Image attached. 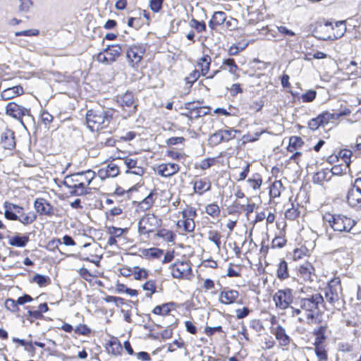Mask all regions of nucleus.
I'll use <instances>...</instances> for the list:
<instances>
[{
  "mask_svg": "<svg viewBox=\"0 0 361 361\" xmlns=\"http://www.w3.org/2000/svg\"><path fill=\"white\" fill-rule=\"evenodd\" d=\"M299 274L305 281H312L315 276L314 269L311 263L305 262L299 268Z\"/></svg>",
  "mask_w": 361,
  "mask_h": 361,
  "instance_id": "23",
  "label": "nucleus"
},
{
  "mask_svg": "<svg viewBox=\"0 0 361 361\" xmlns=\"http://www.w3.org/2000/svg\"><path fill=\"white\" fill-rule=\"evenodd\" d=\"M336 27H338V32L335 35L336 38L341 37L346 31L345 21H338L336 23Z\"/></svg>",
  "mask_w": 361,
  "mask_h": 361,
  "instance_id": "56",
  "label": "nucleus"
},
{
  "mask_svg": "<svg viewBox=\"0 0 361 361\" xmlns=\"http://www.w3.org/2000/svg\"><path fill=\"white\" fill-rule=\"evenodd\" d=\"M169 312V309L167 308L166 305H157L156 306L154 310H152V312L155 314H166Z\"/></svg>",
  "mask_w": 361,
  "mask_h": 361,
  "instance_id": "62",
  "label": "nucleus"
},
{
  "mask_svg": "<svg viewBox=\"0 0 361 361\" xmlns=\"http://www.w3.org/2000/svg\"><path fill=\"white\" fill-rule=\"evenodd\" d=\"M328 174L329 172L325 171H319L314 175L313 181L318 183H322L327 178Z\"/></svg>",
  "mask_w": 361,
  "mask_h": 361,
  "instance_id": "54",
  "label": "nucleus"
},
{
  "mask_svg": "<svg viewBox=\"0 0 361 361\" xmlns=\"http://www.w3.org/2000/svg\"><path fill=\"white\" fill-rule=\"evenodd\" d=\"M32 281L42 287L47 285L50 281V279L47 276L37 274L33 276Z\"/></svg>",
  "mask_w": 361,
  "mask_h": 361,
  "instance_id": "46",
  "label": "nucleus"
},
{
  "mask_svg": "<svg viewBox=\"0 0 361 361\" xmlns=\"http://www.w3.org/2000/svg\"><path fill=\"white\" fill-rule=\"evenodd\" d=\"M212 59L208 54L204 55L201 57L197 62V66L200 68V73L202 75L205 76L209 71Z\"/></svg>",
  "mask_w": 361,
  "mask_h": 361,
  "instance_id": "28",
  "label": "nucleus"
},
{
  "mask_svg": "<svg viewBox=\"0 0 361 361\" xmlns=\"http://www.w3.org/2000/svg\"><path fill=\"white\" fill-rule=\"evenodd\" d=\"M286 244V240L283 237H276L273 239L272 247H282Z\"/></svg>",
  "mask_w": 361,
  "mask_h": 361,
  "instance_id": "64",
  "label": "nucleus"
},
{
  "mask_svg": "<svg viewBox=\"0 0 361 361\" xmlns=\"http://www.w3.org/2000/svg\"><path fill=\"white\" fill-rule=\"evenodd\" d=\"M274 301L276 307L281 310L290 308L293 302V291L290 288L279 290L274 295Z\"/></svg>",
  "mask_w": 361,
  "mask_h": 361,
  "instance_id": "10",
  "label": "nucleus"
},
{
  "mask_svg": "<svg viewBox=\"0 0 361 361\" xmlns=\"http://www.w3.org/2000/svg\"><path fill=\"white\" fill-rule=\"evenodd\" d=\"M216 163L214 158H207L202 160L198 164H196V168H200L202 170H206L211 166H214Z\"/></svg>",
  "mask_w": 361,
  "mask_h": 361,
  "instance_id": "45",
  "label": "nucleus"
},
{
  "mask_svg": "<svg viewBox=\"0 0 361 361\" xmlns=\"http://www.w3.org/2000/svg\"><path fill=\"white\" fill-rule=\"evenodd\" d=\"M171 274L176 279H189L192 274V269L190 262H177L171 266Z\"/></svg>",
  "mask_w": 361,
  "mask_h": 361,
  "instance_id": "12",
  "label": "nucleus"
},
{
  "mask_svg": "<svg viewBox=\"0 0 361 361\" xmlns=\"http://www.w3.org/2000/svg\"><path fill=\"white\" fill-rule=\"evenodd\" d=\"M207 114V111L205 108L202 107H198L195 109H191V111H190V114H185L187 116L190 117V118H199L202 116H204Z\"/></svg>",
  "mask_w": 361,
  "mask_h": 361,
  "instance_id": "47",
  "label": "nucleus"
},
{
  "mask_svg": "<svg viewBox=\"0 0 361 361\" xmlns=\"http://www.w3.org/2000/svg\"><path fill=\"white\" fill-rule=\"evenodd\" d=\"M211 187V182L207 178H199L193 181L194 192L199 195H202L205 192L210 190Z\"/></svg>",
  "mask_w": 361,
  "mask_h": 361,
  "instance_id": "21",
  "label": "nucleus"
},
{
  "mask_svg": "<svg viewBox=\"0 0 361 361\" xmlns=\"http://www.w3.org/2000/svg\"><path fill=\"white\" fill-rule=\"evenodd\" d=\"M277 276L280 279H285L289 276L288 264L284 260L281 261L278 265Z\"/></svg>",
  "mask_w": 361,
  "mask_h": 361,
  "instance_id": "34",
  "label": "nucleus"
},
{
  "mask_svg": "<svg viewBox=\"0 0 361 361\" xmlns=\"http://www.w3.org/2000/svg\"><path fill=\"white\" fill-rule=\"evenodd\" d=\"M324 302V298L319 293H314L306 297H299L298 307H290L291 314L293 317H298L299 322L309 325L316 324L319 312V305Z\"/></svg>",
  "mask_w": 361,
  "mask_h": 361,
  "instance_id": "1",
  "label": "nucleus"
},
{
  "mask_svg": "<svg viewBox=\"0 0 361 361\" xmlns=\"http://www.w3.org/2000/svg\"><path fill=\"white\" fill-rule=\"evenodd\" d=\"M221 238L220 233L216 230H209L207 233V238L209 241L214 243L218 250L221 247Z\"/></svg>",
  "mask_w": 361,
  "mask_h": 361,
  "instance_id": "32",
  "label": "nucleus"
},
{
  "mask_svg": "<svg viewBox=\"0 0 361 361\" xmlns=\"http://www.w3.org/2000/svg\"><path fill=\"white\" fill-rule=\"evenodd\" d=\"M120 172L119 166L112 161L109 162L105 167L101 168L97 171V176L101 180L108 178H115Z\"/></svg>",
  "mask_w": 361,
  "mask_h": 361,
  "instance_id": "15",
  "label": "nucleus"
},
{
  "mask_svg": "<svg viewBox=\"0 0 361 361\" xmlns=\"http://www.w3.org/2000/svg\"><path fill=\"white\" fill-rule=\"evenodd\" d=\"M205 212L208 215L215 218V217H217L219 216L221 210H220V207H219L218 204H216L215 203H212V204H207L205 207Z\"/></svg>",
  "mask_w": 361,
  "mask_h": 361,
  "instance_id": "38",
  "label": "nucleus"
},
{
  "mask_svg": "<svg viewBox=\"0 0 361 361\" xmlns=\"http://www.w3.org/2000/svg\"><path fill=\"white\" fill-rule=\"evenodd\" d=\"M154 193L151 192L142 201L138 204V208L142 211L149 209L154 202Z\"/></svg>",
  "mask_w": 361,
  "mask_h": 361,
  "instance_id": "31",
  "label": "nucleus"
},
{
  "mask_svg": "<svg viewBox=\"0 0 361 361\" xmlns=\"http://www.w3.org/2000/svg\"><path fill=\"white\" fill-rule=\"evenodd\" d=\"M161 225V219L154 214H147L138 222L140 235H148L154 232Z\"/></svg>",
  "mask_w": 361,
  "mask_h": 361,
  "instance_id": "5",
  "label": "nucleus"
},
{
  "mask_svg": "<svg viewBox=\"0 0 361 361\" xmlns=\"http://www.w3.org/2000/svg\"><path fill=\"white\" fill-rule=\"evenodd\" d=\"M325 298L332 308L340 310L345 304L341 279L334 277L325 289Z\"/></svg>",
  "mask_w": 361,
  "mask_h": 361,
  "instance_id": "3",
  "label": "nucleus"
},
{
  "mask_svg": "<svg viewBox=\"0 0 361 361\" xmlns=\"http://www.w3.org/2000/svg\"><path fill=\"white\" fill-rule=\"evenodd\" d=\"M250 312V310L247 307L237 309L235 310V316L238 319H243L249 314Z\"/></svg>",
  "mask_w": 361,
  "mask_h": 361,
  "instance_id": "63",
  "label": "nucleus"
},
{
  "mask_svg": "<svg viewBox=\"0 0 361 361\" xmlns=\"http://www.w3.org/2000/svg\"><path fill=\"white\" fill-rule=\"evenodd\" d=\"M226 19V15L223 11H216L214 13L212 19L209 22V26L214 29L217 25H222Z\"/></svg>",
  "mask_w": 361,
  "mask_h": 361,
  "instance_id": "27",
  "label": "nucleus"
},
{
  "mask_svg": "<svg viewBox=\"0 0 361 361\" xmlns=\"http://www.w3.org/2000/svg\"><path fill=\"white\" fill-rule=\"evenodd\" d=\"M316 95L317 92L315 90H309L302 94L300 98L303 102H311L315 99Z\"/></svg>",
  "mask_w": 361,
  "mask_h": 361,
  "instance_id": "52",
  "label": "nucleus"
},
{
  "mask_svg": "<svg viewBox=\"0 0 361 361\" xmlns=\"http://www.w3.org/2000/svg\"><path fill=\"white\" fill-rule=\"evenodd\" d=\"M308 126L312 130H317L320 126H322L321 124V121H319V117H316L314 118H312L309 123Z\"/></svg>",
  "mask_w": 361,
  "mask_h": 361,
  "instance_id": "60",
  "label": "nucleus"
},
{
  "mask_svg": "<svg viewBox=\"0 0 361 361\" xmlns=\"http://www.w3.org/2000/svg\"><path fill=\"white\" fill-rule=\"evenodd\" d=\"M326 329V326H320L314 329V334L316 336L315 343L320 344L326 339L325 332Z\"/></svg>",
  "mask_w": 361,
  "mask_h": 361,
  "instance_id": "36",
  "label": "nucleus"
},
{
  "mask_svg": "<svg viewBox=\"0 0 361 361\" xmlns=\"http://www.w3.org/2000/svg\"><path fill=\"white\" fill-rule=\"evenodd\" d=\"M4 207L6 209L4 215L6 219L13 221L18 219V215L13 212L11 203L5 202Z\"/></svg>",
  "mask_w": 361,
  "mask_h": 361,
  "instance_id": "41",
  "label": "nucleus"
},
{
  "mask_svg": "<svg viewBox=\"0 0 361 361\" xmlns=\"http://www.w3.org/2000/svg\"><path fill=\"white\" fill-rule=\"evenodd\" d=\"M221 68L223 69H227L228 72L233 75H235L238 70V67L233 59H227L224 60Z\"/></svg>",
  "mask_w": 361,
  "mask_h": 361,
  "instance_id": "33",
  "label": "nucleus"
},
{
  "mask_svg": "<svg viewBox=\"0 0 361 361\" xmlns=\"http://www.w3.org/2000/svg\"><path fill=\"white\" fill-rule=\"evenodd\" d=\"M352 154V152L350 150L344 149L341 150L339 153V156L341 157V159L345 162V170L348 167L350 162V156Z\"/></svg>",
  "mask_w": 361,
  "mask_h": 361,
  "instance_id": "50",
  "label": "nucleus"
},
{
  "mask_svg": "<svg viewBox=\"0 0 361 361\" xmlns=\"http://www.w3.org/2000/svg\"><path fill=\"white\" fill-rule=\"evenodd\" d=\"M118 159L123 161L125 166L127 168L126 173H132L137 176H142L145 173V169L137 164V159L131 157H125L123 158L118 157Z\"/></svg>",
  "mask_w": 361,
  "mask_h": 361,
  "instance_id": "14",
  "label": "nucleus"
},
{
  "mask_svg": "<svg viewBox=\"0 0 361 361\" xmlns=\"http://www.w3.org/2000/svg\"><path fill=\"white\" fill-rule=\"evenodd\" d=\"M224 141V136L221 135V131L219 130L210 135L208 142L211 146H216Z\"/></svg>",
  "mask_w": 361,
  "mask_h": 361,
  "instance_id": "43",
  "label": "nucleus"
},
{
  "mask_svg": "<svg viewBox=\"0 0 361 361\" xmlns=\"http://www.w3.org/2000/svg\"><path fill=\"white\" fill-rule=\"evenodd\" d=\"M201 73L199 70L193 71L187 78L186 81L188 83H193L195 82L200 76Z\"/></svg>",
  "mask_w": 361,
  "mask_h": 361,
  "instance_id": "61",
  "label": "nucleus"
},
{
  "mask_svg": "<svg viewBox=\"0 0 361 361\" xmlns=\"http://www.w3.org/2000/svg\"><path fill=\"white\" fill-rule=\"evenodd\" d=\"M346 198L349 206L361 209V178H355L352 183Z\"/></svg>",
  "mask_w": 361,
  "mask_h": 361,
  "instance_id": "6",
  "label": "nucleus"
},
{
  "mask_svg": "<svg viewBox=\"0 0 361 361\" xmlns=\"http://www.w3.org/2000/svg\"><path fill=\"white\" fill-rule=\"evenodd\" d=\"M29 241L28 235H16L11 237L8 240L9 245L15 247H25Z\"/></svg>",
  "mask_w": 361,
  "mask_h": 361,
  "instance_id": "29",
  "label": "nucleus"
},
{
  "mask_svg": "<svg viewBox=\"0 0 361 361\" xmlns=\"http://www.w3.org/2000/svg\"><path fill=\"white\" fill-rule=\"evenodd\" d=\"M284 189L281 180H275L271 185L269 195L271 198L279 197L282 190Z\"/></svg>",
  "mask_w": 361,
  "mask_h": 361,
  "instance_id": "30",
  "label": "nucleus"
},
{
  "mask_svg": "<svg viewBox=\"0 0 361 361\" xmlns=\"http://www.w3.org/2000/svg\"><path fill=\"white\" fill-rule=\"evenodd\" d=\"M34 206L40 214L51 216L53 214V207L43 198L37 199L35 201Z\"/></svg>",
  "mask_w": 361,
  "mask_h": 361,
  "instance_id": "20",
  "label": "nucleus"
},
{
  "mask_svg": "<svg viewBox=\"0 0 361 361\" xmlns=\"http://www.w3.org/2000/svg\"><path fill=\"white\" fill-rule=\"evenodd\" d=\"M292 207L288 208L285 213L286 218L290 220H294L299 215V212L297 208H295L292 204Z\"/></svg>",
  "mask_w": 361,
  "mask_h": 361,
  "instance_id": "51",
  "label": "nucleus"
},
{
  "mask_svg": "<svg viewBox=\"0 0 361 361\" xmlns=\"http://www.w3.org/2000/svg\"><path fill=\"white\" fill-rule=\"evenodd\" d=\"M197 216L195 209L192 207H187L182 211V219L177 222V226L180 227L183 226V230L185 232L191 233L195 230V224L194 221L195 217Z\"/></svg>",
  "mask_w": 361,
  "mask_h": 361,
  "instance_id": "11",
  "label": "nucleus"
},
{
  "mask_svg": "<svg viewBox=\"0 0 361 361\" xmlns=\"http://www.w3.org/2000/svg\"><path fill=\"white\" fill-rule=\"evenodd\" d=\"M321 124L322 126L328 124L331 120H337L338 116L334 113H330L329 111L323 112L318 116Z\"/></svg>",
  "mask_w": 361,
  "mask_h": 361,
  "instance_id": "35",
  "label": "nucleus"
},
{
  "mask_svg": "<svg viewBox=\"0 0 361 361\" xmlns=\"http://www.w3.org/2000/svg\"><path fill=\"white\" fill-rule=\"evenodd\" d=\"M303 141L299 137H291L289 141V145L288 147V150L289 152H293L298 147H300L302 145Z\"/></svg>",
  "mask_w": 361,
  "mask_h": 361,
  "instance_id": "42",
  "label": "nucleus"
},
{
  "mask_svg": "<svg viewBox=\"0 0 361 361\" xmlns=\"http://www.w3.org/2000/svg\"><path fill=\"white\" fill-rule=\"evenodd\" d=\"M39 31L37 29H30V30H23V31L16 32L15 35L17 37H18V36L31 37V36H37L39 35Z\"/></svg>",
  "mask_w": 361,
  "mask_h": 361,
  "instance_id": "53",
  "label": "nucleus"
},
{
  "mask_svg": "<svg viewBox=\"0 0 361 361\" xmlns=\"http://www.w3.org/2000/svg\"><path fill=\"white\" fill-rule=\"evenodd\" d=\"M1 143L4 149H12L16 146L13 132L7 130L1 135Z\"/></svg>",
  "mask_w": 361,
  "mask_h": 361,
  "instance_id": "25",
  "label": "nucleus"
},
{
  "mask_svg": "<svg viewBox=\"0 0 361 361\" xmlns=\"http://www.w3.org/2000/svg\"><path fill=\"white\" fill-rule=\"evenodd\" d=\"M250 187L254 190H259L262 184V179L258 174H255L252 178H248L247 180Z\"/></svg>",
  "mask_w": 361,
  "mask_h": 361,
  "instance_id": "39",
  "label": "nucleus"
},
{
  "mask_svg": "<svg viewBox=\"0 0 361 361\" xmlns=\"http://www.w3.org/2000/svg\"><path fill=\"white\" fill-rule=\"evenodd\" d=\"M189 25L194 28L197 32H203L206 30V24L203 21H198L195 18H192L190 23Z\"/></svg>",
  "mask_w": 361,
  "mask_h": 361,
  "instance_id": "44",
  "label": "nucleus"
},
{
  "mask_svg": "<svg viewBox=\"0 0 361 361\" xmlns=\"http://www.w3.org/2000/svg\"><path fill=\"white\" fill-rule=\"evenodd\" d=\"M112 110L90 109L86 113V123L91 131H99L107 128L113 119Z\"/></svg>",
  "mask_w": 361,
  "mask_h": 361,
  "instance_id": "2",
  "label": "nucleus"
},
{
  "mask_svg": "<svg viewBox=\"0 0 361 361\" xmlns=\"http://www.w3.org/2000/svg\"><path fill=\"white\" fill-rule=\"evenodd\" d=\"M157 236L163 238L166 242H173L176 235L168 229H161L157 233Z\"/></svg>",
  "mask_w": 361,
  "mask_h": 361,
  "instance_id": "37",
  "label": "nucleus"
},
{
  "mask_svg": "<svg viewBox=\"0 0 361 361\" xmlns=\"http://www.w3.org/2000/svg\"><path fill=\"white\" fill-rule=\"evenodd\" d=\"M221 135L224 136V141L228 142L233 138H235V133L236 131H233L232 130H220Z\"/></svg>",
  "mask_w": 361,
  "mask_h": 361,
  "instance_id": "59",
  "label": "nucleus"
},
{
  "mask_svg": "<svg viewBox=\"0 0 361 361\" xmlns=\"http://www.w3.org/2000/svg\"><path fill=\"white\" fill-rule=\"evenodd\" d=\"M144 53L145 48L142 46H133L127 51V58L132 66H135L140 62Z\"/></svg>",
  "mask_w": 361,
  "mask_h": 361,
  "instance_id": "17",
  "label": "nucleus"
},
{
  "mask_svg": "<svg viewBox=\"0 0 361 361\" xmlns=\"http://www.w3.org/2000/svg\"><path fill=\"white\" fill-rule=\"evenodd\" d=\"M148 276V273L147 270L144 269L137 268V270L134 272V277L137 280H141L147 279Z\"/></svg>",
  "mask_w": 361,
  "mask_h": 361,
  "instance_id": "57",
  "label": "nucleus"
},
{
  "mask_svg": "<svg viewBox=\"0 0 361 361\" xmlns=\"http://www.w3.org/2000/svg\"><path fill=\"white\" fill-rule=\"evenodd\" d=\"M23 93V89L21 86H13L12 87L6 88L1 92V97L4 100H8L13 99Z\"/></svg>",
  "mask_w": 361,
  "mask_h": 361,
  "instance_id": "26",
  "label": "nucleus"
},
{
  "mask_svg": "<svg viewBox=\"0 0 361 361\" xmlns=\"http://www.w3.org/2000/svg\"><path fill=\"white\" fill-rule=\"evenodd\" d=\"M5 307L13 312H16L18 311V304L17 300L13 299L8 298L5 301Z\"/></svg>",
  "mask_w": 361,
  "mask_h": 361,
  "instance_id": "48",
  "label": "nucleus"
},
{
  "mask_svg": "<svg viewBox=\"0 0 361 361\" xmlns=\"http://www.w3.org/2000/svg\"><path fill=\"white\" fill-rule=\"evenodd\" d=\"M118 102L123 108H129V113H133L135 110L134 105V96L131 92H126L118 97Z\"/></svg>",
  "mask_w": 361,
  "mask_h": 361,
  "instance_id": "24",
  "label": "nucleus"
},
{
  "mask_svg": "<svg viewBox=\"0 0 361 361\" xmlns=\"http://www.w3.org/2000/svg\"><path fill=\"white\" fill-rule=\"evenodd\" d=\"M238 297L239 293L237 290L226 289L220 293L219 301L224 305H231L234 303Z\"/></svg>",
  "mask_w": 361,
  "mask_h": 361,
  "instance_id": "19",
  "label": "nucleus"
},
{
  "mask_svg": "<svg viewBox=\"0 0 361 361\" xmlns=\"http://www.w3.org/2000/svg\"><path fill=\"white\" fill-rule=\"evenodd\" d=\"M109 351L114 355L121 350V345L116 340L109 342Z\"/></svg>",
  "mask_w": 361,
  "mask_h": 361,
  "instance_id": "58",
  "label": "nucleus"
},
{
  "mask_svg": "<svg viewBox=\"0 0 361 361\" xmlns=\"http://www.w3.org/2000/svg\"><path fill=\"white\" fill-rule=\"evenodd\" d=\"M164 0H150L149 7L153 12H159L162 7Z\"/></svg>",
  "mask_w": 361,
  "mask_h": 361,
  "instance_id": "55",
  "label": "nucleus"
},
{
  "mask_svg": "<svg viewBox=\"0 0 361 361\" xmlns=\"http://www.w3.org/2000/svg\"><path fill=\"white\" fill-rule=\"evenodd\" d=\"M37 218V216L33 212H29L27 214L23 213L20 216H18V221L24 225L32 224Z\"/></svg>",
  "mask_w": 361,
  "mask_h": 361,
  "instance_id": "40",
  "label": "nucleus"
},
{
  "mask_svg": "<svg viewBox=\"0 0 361 361\" xmlns=\"http://www.w3.org/2000/svg\"><path fill=\"white\" fill-rule=\"evenodd\" d=\"M121 53V47L118 44L109 45L97 54V61L103 64H109L114 62Z\"/></svg>",
  "mask_w": 361,
  "mask_h": 361,
  "instance_id": "9",
  "label": "nucleus"
},
{
  "mask_svg": "<svg viewBox=\"0 0 361 361\" xmlns=\"http://www.w3.org/2000/svg\"><path fill=\"white\" fill-rule=\"evenodd\" d=\"M323 221L334 231L349 233L355 225L354 219L343 214L326 212L323 215Z\"/></svg>",
  "mask_w": 361,
  "mask_h": 361,
  "instance_id": "4",
  "label": "nucleus"
},
{
  "mask_svg": "<svg viewBox=\"0 0 361 361\" xmlns=\"http://www.w3.org/2000/svg\"><path fill=\"white\" fill-rule=\"evenodd\" d=\"M76 177L75 173L66 176L63 183V185L70 189L69 192L73 195H84L81 185Z\"/></svg>",
  "mask_w": 361,
  "mask_h": 361,
  "instance_id": "13",
  "label": "nucleus"
},
{
  "mask_svg": "<svg viewBox=\"0 0 361 361\" xmlns=\"http://www.w3.org/2000/svg\"><path fill=\"white\" fill-rule=\"evenodd\" d=\"M142 288L145 290L149 291V293L147 294V297H150L156 291V286L154 281L150 280L147 281L143 284Z\"/></svg>",
  "mask_w": 361,
  "mask_h": 361,
  "instance_id": "49",
  "label": "nucleus"
},
{
  "mask_svg": "<svg viewBox=\"0 0 361 361\" xmlns=\"http://www.w3.org/2000/svg\"><path fill=\"white\" fill-rule=\"evenodd\" d=\"M6 114L13 118L20 121L22 126L26 128L25 125L23 121V117L25 116L28 119L32 118L30 114V110L18 105L16 102H11L8 103L6 106Z\"/></svg>",
  "mask_w": 361,
  "mask_h": 361,
  "instance_id": "8",
  "label": "nucleus"
},
{
  "mask_svg": "<svg viewBox=\"0 0 361 361\" xmlns=\"http://www.w3.org/2000/svg\"><path fill=\"white\" fill-rule=\"evenodd\" d=\"M80 183L83 194L87 195L91 192L92 190H97V186L94 184L96 173L92 170L75 173Z\"/></svg>",
  "mask_w": 361,
  "mask_h": 361,
  "instance_id": "7",
  "label": "nucleus"
},
{
  "mask_svg": "<svg viewBox=\"0 0 361 361\" xmlns=\"http://www.w3.org/2000/svg\"><path fill=\"white\" fill-rule=\"evenodd\" d=\"M127 231V229L116 228L111 226L108 228V234L109 237L107 240V245L109 246H113L117 245V239L122 237L123 233Z\"/></svg>",
  "mask_w": 361,
  "mask_h": 361,
  "instance_id": "22",
  "label": "nucleus"
},
{
  "mask_svg": "<svg viewBox=\"0 0 361 361\" xmlns=\"http://www.w3.org/2000/svg\"><path fill=\"white\" fill-rule=\"evenodd\" d=\"M271 333L282 346H287L290 342V336L286 334L285 329L281 325H277L271 328Z\"/></svg>",
  "mask_w": 361,
  "mask_h": 361,
  "instance_id": "18",
  "label": "nucleus"
},
{
  "mask_svg": "<svg viewBox=\"0 0 361 361\" xmlns=\"http://www.w3.org/2000/svg\"><path fill=\"white\" fill-rule=\"evenodd\" d=\"M180 170L178 164L175 163H163L157 166V173L163 177H171Z\"/></svg>",
  "mask_w": 361,
  "mask_h": 361,
  "instance_id": "16",
  "label": "nucleus"
}]
</instances>
